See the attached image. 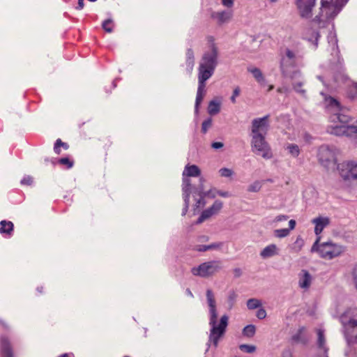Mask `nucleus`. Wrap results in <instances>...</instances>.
I'll list each match as a JSON object with an SVG mask.
<instances>
[{"label":"nucleus","mask_w":357,"mask_h":357,"mask_svg":"<svg viewBox=\"0 0 357 357\" xmlns=\"http://www.w3.org/2000/svg\"><path fill=\"white\" fill-rule=\"evenodd\" d=\"M200 174V170L197 165H187L185 167L183 175L185 176H198Z\"/></svg>","instance_id":"6ab92c4d"},{"label":"nucleus","mask_w":357,"mask_h":357,"mask_svg":"<svg viewBox=\"0 0 357 357\" xmlns=\"http://www.w3.org/2000/svg\"><path fill=\"white\" fill-rule=\"evenodd\" d=\"M231 17V12L215 13L212 15V17L217 20L220 24L227 22Z\"/></svg>","instance_id":"aec40b11"},{"label":"nucleus","mask_w":357,"mask_h":357,"mask_svg":"<svg viewBox=\"0 0 357 357\" xmlns=\"http://www.w3.org/2000/svg\"><path fill=\"white\" fill-rule=\"evenodd\" d=\"M217 194L222 197H229V192H227L218 191Z\"/></svg>","instance_id":"3c124183"},{"label":"nucleus","mask_w":357,"mask_h":357,"mask_svg":"<svg viewBox=\"0 0 357 357\" xmlns=\"http://www.w3.org/2000/svg\"><path fill=\"white\" fill-rule=\"evenodd\" d=\"M22 184H24V185H31V183H33V178L30 176H27V177H24L22 181H21Z\"/></svg>","instance_id":"79ce46f5"},{"label":"nucleus","mask_w":357,"mask_h":357,"mask_svg":"<svg viewBox=\"0 0 357 357\" xmlns=\"http://www.w3.org/2000/svg\"><path fill=\"white\" fill-rule=\"evenodd\" d=\"M14 225L12 222L2 220L0 222V233L3 235L10 236L13 231Z\"/></svg>","instance_id":"f3484780"},{"label":"nucleus","mask_w":357,"mask_h":357,"mask_svg":"<svg viewBox=\"0 0 357 357\" xmlns=\"http://www.w3.org/2000/svg\"><path fill=\"white\" fill-rule=\"evenodd\" d=\"M222 207V203L216 201L209 209L204 211L197 220V223H201L211 215L217 213Z\"/></svg>","instance_id":"ddd939ff"},{"label":"nucleus","mask_w":357,"mask_h":357,"mask_svg":"<svg viewBox=\"0 0 357 357\" xmlns=\"http://www.w3.org/2000/svg\"><path fill=\"white\" fill-rule=\"evenodd\" d=\"M315 0H298L297 6L303 17H310L311 11L314 6Z\"/></svg>","instance_id":"f8f14e48"},{"label":"nucleus","mask_w":357,"mask_h":357,"mask_svg":"<svg viewBox=\"0 0 357 357\" xmlns=\"http://www.w3.org/2000/svg\"><path fill=\"white\" fill-rule=\"evenodd\" d=\"M84 0H78V5L76 7V9L81 10L84 6Z\"/></svg>","instance_id":"de8ad7c7"},{"label":"nucleus","mask_w":357,"mask_h":357,"mask_svg":"<svg viewBox=\"0 0 357 357\" xmlns=\"http://www.w3.org/2000/svg\"><path fill=\"white\" fill-rule=\"evenodd\" d=\"M335 151L328 146H321L319 149L318 157L321 162H335Z\"/></svg>","instance_id":"9b49d317"},{"label":"nucleus","mask_w":357,"mask_h":357,"mask_svg":"<svg viewBox=\"0 0 357 357\" xmlns=\"http://www.w3.org/2000/svg\"><path fill=\"white\" fill-rule=\"evenodd\" d=\"M222 4L228 8H230L233 6L234 0H222Z\"/></svg>","instance_id":"a18cd8bd"},{"label":"nucleus","mask_w":357,"mask_h":357,"mask_svg":"<svg viewBox=\"0 0 357 357\" xmlns=\"http://www.w3.org/2000/svg\"><path fill=\"white\" fill-rule=\"evenodd\" d=\"M304 245V241L301 238H297L295 243H294V245L293 247V250L298 252L299 251L301 250L302 248L303 247Z\"/></svg>","instance_id":"7c9ffc66"},{"label":"nucleus","mask_w":357,"mask_h":357,"mask_svg":"<svg viewBox=\"0 0 357 357\" xmlns=\"http://www.w3.org/2000/svg\"><path fill=\"white\" fill-rule=\"evenodd\" d=\"M36 290L38 291L39 294H42L43 292V287H37Z\"/></svg>","instance_id":"603ef678"},{"label":"nucleus","mask_w":357,"mask_h":357,"mask_svg":"<svg viewBox=\"0 0 357 357\" xmlns=\"http://www.w3.org/2000/svg\"><path fill=\"white\" fill-rule=\"evenodd\" d=\"M260 188H261L260 183L255 182L249 186L248 190L252 191V192H257V191H259Z\"/></svg>","instance_id":"4c0bfd02"},{"label":"nucleus","mask_w":357,"mask_h":357,"mask_svg":"<svg viewBox=\"0 0 357 357\" xmlns=\"http://www.w3.org/2000/svg\"><path fill=\"white\" fill-rule=\"evenodd\" d=\"M221 269L220 261L205 262L199 265L198 267L193 268L192 273L195 275L201 277H208L216 273Z\"/></svg>","instance_id":"423d86ee"},{"label":"nucleus","mask_w":357,"mask_h":357,"mask_svg":"<svg viewBox=\"0 0 357 357\" xmlns=\"http://www.w3.org/2000/svg\"><path fill=\"white\" fill-rule=\"evenodd\" d=\"M227 321L228 317L225 315L221 317L220 322L218 324H216V319H215L214 323H211V319H210V324L212 326L210 340L215 347L218 345L220 338L225 333Z\"/></svg>","instance_id":"0eeeda50"},{"label":"nucleus","mask_w":357,"mask_h":357,"mask_svg":"<svg viewBox=\"0 0 357 357\" xmlns=\"http://www.w3.org/2000/svg\"><path fill=\"white\" fill-rule=\"evenodd\" d=\"M59 357H70V356L68 354H64Z\"/></svg>","instance_id":"864d4df0"},{"label":"nucleus","mask_w":357,"mask_h":357,"mask_svg":"<svg viewBox=\"0 0 357 357\" xmlns=\"http://www.w3.org/2000/svg\"><path fill=\"white\" fill-rule=\"evenodd\" d=\"M311 284V276L306 271L303 270L300 273L299 286L301 288H308Z\"/></svg>","instance_id":"a211bd4d"},{"label":"nucleus","mask_w":357,"mask_h":357,"mask_svg":"<svg viewBox=\"0 0 357 357\" xmlns=\"http://www.w3.org/2000/svg\"><path fill=\"white\" fill-rule=\"evenodd\" d=\"M285 56L282 57L281 60V68L282 70H284L285 66H286V59H288L291 64H294V59H295V54L290 50L286 49L285 50Z\"/></svg>","instance_id":"412c9836"},{"label":"nucleus","mask_w":357,"mask_h":357,"mask_svg":"<svg viewBox=\"0 0 357 357\" xmlns=\"http://www.w3.org/2000/svg\"><path fill=\"white\" fill-rule=\"evenodd\" d=\"M289 234V229H280L274 231V236L278 238L286 237Z\"/></svg>","instance_id":"c756f323"},{"label":"nucleus","mask_w":357,"mask_h":357,"mask_svg":"<svg viewBox=\"0 0 357 357\" xmlns=\"http://www.w3.org/2000/svg\"><path fill=\"white\" fill-rule=\"evenodd\" d=\"M2 353L5 357H12L11 347L7 341H3L1 346Z\"/></svg>","instance_id":"bb28decb"},{"label":"nucleus","mask_w":357,"mask_h":357,"mask_svg":"<svg viewBox=\"0 0 357 357\" xmlns=\"http://www.w3.org/2000/svg\"><path fill=\"white\" fill-rule=\"evenodd\" d=\"M221 176L229 177L232 175V171L227 168H222L220 169Z\"/></svg>","instance_id":"c9c22d12"},{"label":"nucleus","mask_w":357,"mask_h":357,"mask_svg":"<svg viewBox=\"0 0 357 357\" xmlns=\"http://www.w3.org/2000/svg\"><path fill=\"white\" fill-rule=\"evenodd\" d=\"M248 70L252 74L254 77L259 83L262 84V82L264 81V77L259 68L255 67H250L248 68Z\"/></svg>","instance_id":"5701e85b"},{"label":"nucleus","mask_w":357,"mask_h":357,"mask_svg":"<svg viewBox=\"0 0 357 357\" xmlns=\"http://www.w3.org/2000/svg\"><path fill=\"white\" fill-rule=\"evenodd\" d=\"M212 126V120L211 119L206 120L202 123V130L204 133H206L209 128Z\"/></svg>","instance_id":"f704fd0d"},{"label":"nucleus","mask_w":357,"mask_h":357,"mask_svg":"<svg viewBox=\"0 0 357 357\" xmlns=\"http://www.w3.org/2000/svg\"><path fill=\"white\" fill-rule=\"evenodd\" d=\"M287 149L289 150V153L294 157L298 156L300 153L298 146L295 144L289 145L287 146Z\"/></svg>","instance_id":"2f4dec72"},{"label":"nucleus","mask_w":357,"mask_h":357,"mask_svg":"<svg viewBox=\"0 0 357 357\" xmlns=\"http://www.w3.org/2000/svg\"><path fill=\"white\" fill-rule=\"evenodd\" d=\"M318 341L320 347H323L324 344V336L323 332L319 330L318 331Z\"/></svg>","instance_id":"ea45409f"},{"label":"nucleus","mask_w":357,"mask_h":357,"mask_svg":"<svg viewBox=\"0 0 357 357\" xmlns=\"http://www.w3.org/2000/svg\"><path fill=\"white\" fill-rule=\"evenodd\" d=\"M58 164L65 169H70L74 165V161L69 157L61 158L58 160Z\"/></svg>","instance_id":"393cba45"},{"label":"nucleus","mask_w":357,"mask_h":357,"mask_svg":"<svg viewBox=\"0 0 357 357\" xmlns=\"http://www.w3.org/2000/svg\"><path fill=\"white\" fill-rule=\"evenodd\" d=\"M240 349L246 353H253L256 347L253 345H248V344H241L240 346Z\"/></svg>","instance_id":"72a5a7b5"},{"label":"nucleus","mask_w":357,"mask_h":357,"mask_svg":"<svg viewBox=\"0 0 357 357\" xmlns=\"http://www.w3.org/2000/svg\"><path fill=\"white\" fill-rule=\"evenodd\" d=\"M273 88H274L273 85H270L268 91H269L272 90Z\"/></svg>","instance_id":"5fc2aeb1"},{"label":"nucleus","mask_w":357,"mask_h":357,"mask_svg":"<svg viewBox=\"0 0 357 357\" xmlns=\"http://www.w3.org/2000/svg\"><path fill=\"white\" fill-rule=\"evenodd\" d=\"M223 146V144L222 142H214L212 144V147L214 149H219Z\"/></svg>","instance_id":"09e8293b"},{"label":"nucleus","mask_w":357,"mask_h":357,"mask_svg":"<svg viewBox=\"0 0 357 357\" xmlns=\"http://www.w3.org/2000/svg\"><path fill=\"white\" fill-rule=\"evenodd\" d=\"M278 91L279 93H282V89H278Z\"/></svg>","instance_id":"6e6d98bb"},{"label":"nucleus","mask_w":357,"mask_h":357,"mask_svg":"<svg viewBox=\"0 0 357 357\" xmlns=\"http://www.w3.org/2000/svg\"><path fill=\"white\" fill-rule=\"evenodd\" d=\"M289 228L288 229H289V231H290L291 230H293L295 228L296 221L294 220H289Z\"/></svg>","instance_id":"49530a36"},{"label":"nucleus","mask_w":357,"mask_h":357,"mask_svg":"<svg viewBox=\"0 0 357 357\" xmlns=\"http://www.w3.org/2000/svg\"><path fill=\"white\" fill-rule=\"evenodd\" d=\"M204 89L205 84H199L197 98H196V107H198L199 105L202 102L204 96Z\"/></svg>","instance_id":"a878e982"},{"label":"nucleus","mask_w":357,"mask_h":357,"mask_svg":"<svg viewBox=\"0 0 357 357\" xmlns=\"http://www.w3.org/2000/svg\"><path fill=\"white\" fill-rule=\"evenodd\" d=\"M220 101L211 100L208 107V112L211 115H215L220 112Z\"/></svg>","instance_id":"4be33fe9"},{"label":"nucleus","mask_w":357,"mask_h":357,"mask_svg":"<svg viewBox=\"0 0 357 357\" xmlns=\"http://www.w3.org/2000/svg\"><path fill=\"white\" fill-rule=\"evenodd\" d=\"M342 178L346 181H357V162H344L338 166Z\"/></svg>","instance_id":"6e6552de"},{"label":"nucleus","mask_w":357,"mask_h":357,"mask_svg":"<svg viewBox=\"0 0 357 357\" xmlns=\"http://www.w3.org/2000/svg\"><path fill=\"white\" fill-rule=\"evenodd\" d=\"M327 101L328 102L329 106L331 107H335L336 110L339 109L340 105H339V102L336 100H335L334 98H330L329 99L327 100Z\"/></svg>","instance_id":"e433bc0d"},{"label":"nucleus","mask_w":357,"mask_h":357,"mask_svg":"<svg viewBox=\"0 0 357 357\" xmlns=\"http://www.w3.org/2000/svg\"><path fill=\"white\" fill-rule=\"evenodd\" d=\"M215 248V245H209V246H203L202 248H199V251H206L208 249H211V248Z\"/></svg>","instance_id":"8fccbe9b"},{"label":"nucleus","mask_w":357,"mask_h":357,"mask_svg":"<svg viewBox=\"0 0 357 357\" xmlns=\"http://www.w3.org/2000/svg\"><path fill=\"white\" fill-rule=\"evenodd\" d=\"M279 249L275 244H270L265 247L260 252V256L264 258H269L278 255Z\"/></svg>","instance_id":"dca6fc26"},{"label":"nucleus","mask_w":357,"mask_h":357,"mask_svg":"<svg viewBox=\"0 0 357 357\" xmlns=\"http://www.w3.org/2000/svg\"><path fill=\"white\" fill-rule=\"evenodd\" d=\"M261 305L259 300L252 298L248 301L247 305L249 309H255Z\"/></svg>","instance_id":"473e14b6"},{"label":"nucleus","mask_w":357,"mask_h":357,"mask_svg":"<svg viewBox=\"0 0 357 357\" xmlns=\"http://www.w3.org/2000/svg\"><path fill=\"white\" fill-rule=\"evenodd\" d=\"M320 240L321 236H318L311 250L312 252H318L321 257L331 259L340 255L344 252L342 246L335 243H324L319 245Z\"/></svg>","instance_id":"f03ea898"},{"label":"nucleus","mask_w":357,"mask_h":357,"mask_svg":"<svg viewBox=\"0 0 357 357\" xmlns=\"http://www.w3.org/2000/svg\"><path fill=\"white\" fill-rule=\"evenodd\" d=\"M252 151L257 154L265 158H270L272 156L271 149L265 141L264 135H252Z\"/></svg>","instance_id":"39448f33"},{"label":"nucleus","mask_w":357,"mask_h":357,"mask_svg":"<svg viewBox=\"0 0 357 357\" xmlns=\"http://www.w3.org/2000/svg\"><path fill=\"white\" fill-rule=\"evenodd\" d=\"M266 313L264 309H259L257 312V317L259 319H264L266 317Z\"/></svg>","instance_id":"37998d69"},{"label":"nucleus","mask_w":357,"mask_h":357,"mask_svg":"<svg viewBox=\"0 0 357 357\" xmlns=\"http://www.w3.org/2000/svg\"><path fill=\"white\" fill-rule=\"evenodd\" d=\"M241 89L238 86L236 87L234 90L233 95L231 97V100L233 103L236 102V98L240 95Z\"/></svg>","instance_id":"58836bf2"},{"label":"nucleus","mask_w":357,"mask_h":357,"mask_svg":"<svg viewBox=\"0 0 357 357\" xmlns=\"http://www.w3.org/2000/svg\"><path fill=\"white\" fill-rule=\"evenodd\" d=\"M217 50L213 45L210 51L206 53L199 66V84H205L206 81L213 74L216 66Z\"/></svg>","instance_id":"f257e3e1"},{"label":"nucleus","mask_w":357,"mask_h":357,"mask_svg":"<svg viewBox=\"0 0 357 357\" xmlns=\"http://www.w3.org/2000/svg\"><path fill=\"white\" fill-rule=\"evenodd\" d=\"M309 31L312 32V37L308 38V40L311 41L314 40L317 42L319 37V33L317 31L312 30H309Z\"/></svg>","instance_id":"a19ab883"},{"label":"nucleus","mask_w":357,"mask_h":357,"mask_svg":"<svg viewBox=\"0 0 357 357\" xmlns=\"http://www.w3.org/2000/svg\"><path fill=\"white\" fill-rule=\"evenodd\" d=\"M61 148L64 150H67L69 148V145L67 143L62 142L61 139H57L54 146V151L55 153L57 155L61 154Z\"/></svg>","instance_id":"b1692460"},{"label":"nucleus","mask_w":357,"mask_h":357,"mask_svg":"<svg viewBox=\"0 0 357 357\" xmlns=\"http://www.w3.org/2000/svg\"><path fill=\"white\" fill-rule=\"evenodd\" d=\"M332 121L337 123L334 126H331V132L335 135H347L351 136L357 132V126H348L349 117L346 115L339 114L334 115L332 117Z\"/></svg>","instance_id":"7ed1b4c3"},{"label":"nucleus","mask_w":357,"mask_h":357,"mask_svg":"<svg viewBox=\"0 0 357 357\" xmlns=\"http://www.w3.org/2000/svg\"><path fill=\"white\" fill-rule=\"evenodd\" d=\"M287 219H288V217L287 215H280L277 216L274 219V222H280V221H284V220H287Z\"/></svg>","instance_id":"c03bdc74"},{"label":"nucleus","mask_w":357,"mask_h":357,"mask_svg":"<svg viewBox=\"0 0 357 357\" xmlns=\"http://www.w3.org/2000/svg\"><path fill=\"white\" fill-rule=\"evenodd\" d=\"M357 314L356 309L347 310L340 317L342 324L344 326L347 333H349L350 329L357 331V321L354 317Z\"/></svg>","instance_id":"1a4fd4ad"},{"label":"nucleus","mask_w":357,"mask_h":357,"mask_svg":"<svg viewBox=\"0 0 357 357\" xmlns=\"http://www.w3.org/2000/svg\"><path fill=\"white\" fill-rule=\"evenodd\" d=\"M206 296L208 300V303L210 307V312L211 316V323H214L215 319H217V313L215 310V301L214 298V295L211 290H207Z\"/></svg>","instance_id":"2eb2a0df"},{"label":"nucleus","mask_w":357,"mask_h":357,"mask_svg":"<svg viewBox=\"0 0 357 357\" xmlns=\"http://www.w3.org/2000/svg\"><path fill=\"white\" fill-rule=\"evenodd\" d=\"M268 118L255 119L252 121V135H265L268 130Z\"/></svg>","instance_id":"9d476101"},{"label":"nucleus","mask_w":357,"mask_h":357,"mask_svg":"<svg viewBox=\"0 0 357 357\" xmlns=\"http://www.w3.org/2000/svg\"><path fill=\"white\" fill-rule=\"evenodd\" d=\"M347 1V0H321V17L326 20L333 18Z\"/></svg>","instance_id":"20e7f679"},{"label":"nucleus","mask_w":357,"mask_h":357,"mask_svg":"<svg viewBox=\"0 0 357 357\" xmlns=\"http://www.w3.org/2000/svg\"><path fill=\"white\" fill-rule=\"evenodd\" d=\"M243 335L245 336L251 337H252L255 333V327L253 325H248L243 329Z\"/></svg>","instance_id":"c85d7f7f"},{"label":"nucleus","mask_w":357,"mask_h":357,"mask_svg":"<svg viewBox=\"0 0 357 357\" xmlns=\"http://www.w3.org/2000/svg\"><path fill=\"white\" fill-rule=\"evenodd\" d=\"M312 222L314 224V233L318 236L322 232L324 229L330 224V219L327 217L319 216L314 218Z\"/></svg>","instance_id":"4468645a"},{"label":"nucleus","mask_w":357,"mask_h":357,"mask_svg":"<svg viewBox=\"0 0 357 357\" xmlns=\"http://www.w3.org/2000/svg\"><path fill=\"white\" fill-rule=\"evenodd\" d=\"M114 26V22L111 20H107L102 22L103 29L108 33H111L113 31Z\"/></svg>","instance_id":"cd10ccee"}]
</instances>
